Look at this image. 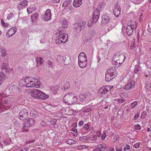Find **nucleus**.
<instances>
[{"label":"nucleus","mask_w":151,"mask_h":151,"mask_svg":"<svg viewBox=\"0 0 151 151\" xmlns=\"http://www.w3.org/2000/svg\"><path fill=\"white\" fill-rule=\"evenodd\" d=\"M28 4V1L27 0H24L21 1L20 3L18 4L17 9L18 10L20 11L25 7H26Z\"/></svg>","instance_id":"obj_12"},{"label":"nucleus","mask_w":151,"mask_h":151,"mask_svg":"<svg viewBox=\"0 0 151 151\" xmlns=\"http://www.w3.org/2000/svg\"><path fill=\"white\" fill-rule=\"evenodd\" d=\"M89 139V137L86 136L81 137L80 138V140L83 142H85L86 140H88Z\"/></svg>","instance_id":"obj_39"},{"label":"nucleus","mask_w":151,"mask_h":151,"mask_svg":"<svg viewBox=\"0 0 151 151\" xmlns=\"http://www.w3.org/2000/svg\"><path fill=\"white\" fill-rule=\"evenodd\" d=\"M113 78H114L113 76L108 73H106L105 75V79L107 82L109 81Z\"/></svg>","instance_id":"obj_23"},{"label":"nucleus","mask_w":151,"mask_h":151,"mask_svg":"<svg viewBox=\"0 0 151 151\" xmlns=\"http://www.w3.org/2000/svg\"><path fill=\"white\" fill-rule=\"evenodd\" d=\"M119 138V137L118 136H115L113 139V141L115 142Z\"/></svg>","instance_id":"obj_58"},{"label":"nucleus","mask_w":151,"mask_h":151,"mask_svg":"<svg viewBox=\"0 0 151 151\" xmlns=\"http://www.w3.org/2000/svg\"><path fill=\"white\" fill-rule=\"evenodd\" d=\"M106 133L104 132H103V134H102V135L101 136V139L102 140H104L105 139L106 137Z\"/></svg>","instance_id":"obj_49"},{"label":"nucleus","mask_w":151,"mask_h":151,"mask_svg":"<svg viewBox=\"0 0 151 151\" xmlns=\"http://www.w3.org/2000/svg\"><path fill=\"white\" fill-rule=\"evenodd\" d=\"M91 131L89 124L87 123L84 125L81 130V133L82 134H86Z\"/></svg>","instance_id":"obj_13"},{"label":"nucleus","mask_w":151,"mask_h":151,"mask_svg":"<svg viewBox=\"0 0 151 151\" xmlns=\"http://www.w3.org/2000/svg\"><path fill=\"white\" fill-rule=\"evenodd\" d=\"M126 32L127 35L128 36L131 35L133 32L134 28L130 27H126Z\"/></svg>","instance_id":"obj_25"},{"label":"nucleus","mask_w":151,"mask_h":151,"mask_svg":"<svg viewBox=\"0 0 151 151\" xmlns=\"http://www.w3.org/2000/svg\"><path fill=\"white\" fill-rule=\"evenodd\" d=\"M106 72L107 73H108L113 76L114 78L117 75L116 70L115 69V68L114 67H110L109 68L106 70Z\"/></svg>","instance_id":"obj_18"},{"label":"nucleus","mask_w":151,"mask_h":151,"mask_svg":"<svg viewBox=\"0 0 151 151\" xmlns=\"http://www.w3.org/2000/svg\"><path fill=\"white\" fill-rule=\"evenodd\" d=\"M125 101V100L122 99H120L118 100V102L120 103H122Z\"/></svg>","instance_id":"obj_57"},{"label":"nucleus","mask_w":151,"mask_h":151,"mask_svg":"<svg viewBox=\"0 0 151 151\" xmlns=\"http://www.w3.org/2000/svg\"><path fill=\"white\" fill-rule=\"evenodd\" d=\"M78 63L79 67L81 68H84L86 66L87 64L86 56L84 52L79 54L78 57Z\"/></svg>","instance_id":"obj_5"},{"label":"nucleus","mask_w":151,"mask_h":151,"mask_svg":"<svg viewBox=\"0 0 151 151\" xmlns=\"http://www.w3.org/2000/svg\"><path fill=\"white\" fill-rule=\"evenodd\" d=\"M44 20L47 22L50 20L51 19V10L48 9L45 11V14L43 16Z\"/></svg>","instance_id":"obj_10"},{"label":"nucleus","mask_w":151,"mask_h":151,"mask_svg":"<svg viewBox=\"0 0 151 151\" xmlns=\"http://www.w3.org/2000/svg\"><path fill=\"white\" fill-rule=\"evenodd\" d=\"M97 137L98 136L99 137H100L101 135V131H99L97 132Z\"/></svg>","instance_id":"obj_63"},{"label":"nucleus","mask_w":151,"mask_h":151,"mask_svg":"<svg viewBox=\"0 0 151 151\" xmlns=\"http://www.w3.org/2000/svg\"><path fill=\"white\" fill-rule=\"evenodd\" d=\"M33 8H28L27 9V11L29 14L33 12Z\"/></svg>","instance_id":"obj_50"},{"label":"nucleus","mask_w":151,"mask_h":151,"mask_svg":"<svg viewBox=\"0 0 151 151\" xmlns=\"http://www.w3.org/2000/svg\"><path fill=\"white\" fill-rule=\"evenodd\" d=\"M116 151H122V147H119V146H115Z\"/></svg>","instance_id":"obj_47"},{"label":"nucleus","mask_w":151,"mask_h":151,"mask_svg":"<svg viewBox=\"0 0 151 151\" xmlns=\"http://www.w3.org/2000/svg\"><path fill=\"white\" fill-rule=\"evenodd\" d=\"M135 128L137 130L140 129L141 128V126L139 124H136L134 126Z\"/></svg>","instance_id":"obj_54"},{"label":"nucleus","mask_w":151,"mask_h":151,"mask_svg":"<svg viewBox=\"0 0 151 151\" xmlns=\"http://www.w3.org/2000/svg\"><path fill=\"white\" fill-rule=\"evenodd\" d=\"M121 9L118 4H116L114 10V13L115 16L117 17H119L120 14Z\"/></svg>","instance_id":"obj_15"},{"label":"nucleus","mask_w":151,"mask_h":151,"mask_svg":"<svg viewBox=\"0 0 151 151\" xmlns=\"http://www.w3.org/2000/svg\"><path fill=\"white\" fill-rule=\"evenodd\" d=\"M3 142L5 145H9L11 143V141L10 138L6 139L3 140Z\"/></svg>","instance_id":"obj_36"},{"label":"nucleus","mask_w":151,"mask_h":151,"mask_svg":"<svg viewBox=\"0 0 151 151\" xmlns=\"http://www.w3.org/2000/svg\"><path fill=\"white\" fill-rule=\"evenodd\" d=\"M25 82L27 88L35 87L40 88V85L39 83L38 80L34 78L27 77H25Z\"/></svg>","instance_id":"obj_1"},{"label":"nucleus","mask_w":151,"mask_h":151,"mask_svg":"<svg viewBox=\"0 0 151 151\" xmlns=\"http://www.w3.org/2000/svg\"><path fill=\"white\" fill-rule=\"evenodd\" d=\"M6 78V77L5 74L3 72H0V85L3 83Z\"/></svg>","instance_id":"obj_24"},{"label":"nucleus","mask_w":151,"mask_h":151,"mask_svg":"<svg viewBox=\"0 0 151 151\" xmlns=\"http://www.w3.org/2000/svg\"><path fill=\"white\" fill-rule=\"evenodd\" d=\"M139 143H137L136 144H134L133 145V147L134 148H137L139 147Z\"/></svg>","instance_id":"obj_55"},{"label":"nucleus","mask_w":151,"mask_h":151,"mask_svg":"<svg viewBox=\"0 0 151 151\" xmlns=\"http://www.w3.org/2000/svg\"><path fill=\"white\" fill-rule=\"evenodd\" d=\"M94 150L95 151H102L100 148V147H98V148H96Z\"/></svg>","instance_id":"obj_64"},{"label":"nucleus","mask_w":151,"mask_h":151,"mask_svg":"<svg viewBox=\"0 0 151 151\" xmlns=\"http://www.w3.org/2000/svg\"><path fill=\"white\" fill-rule=\"evenodd\" d=\"M57 122V120H56L54 119L50 121V123L52 125L54 126L55 125Z\"/></svg>","instance_id":"obj_48"},{"label":"nucleus","mask_w":151,"mask_h":151,"mask_svg":"<svg viewBox=\"0 0 151 151\" xmlns=\"http://www.w3.org/2000/svg\"><path fill=\"white\" fill-rule=\"evenodd\" d=\"M59 90L58 86L52 87L51 88V92L53 94H55Z\"/></svg>","instance_id":"obj_31"},{"label":"nucleus","mask_w":151,"mask_h":151,"mask_svg":"<svg viewBox=\"0 0 151 151\" xmlns=\"http://www.w3.org/2000/svg\"><path fill=\"white\" fill-rule=\"evenodd\" d=\"M38 99L42 100H45L47 99L49 97V96L47 95L45 93L42 92L41 91V93L40 92Z\"/></svg>","instance_id":"obj_21"},{"label":"nucleus","mask_w":151,"mask_h":151,"mask_svg":"<svg viewBox=\"0 0 151 151\" xmlns=\"http://www.w3.org/2000/svg\"><path fill=\"white\" fill-rule=\"evenodd\" d=\"M14 16V14L12 13H11L9 14H8V16L7 17V20H9L12 19Z\"/></svg>","instance_id":"obj_38"},{"label":"nucleus","mask_w":151,"mask_h":151,"mask_svg":"<svg viewBox=\"0 0 151 151\" xmlns=\"http://www.w3.org/2000/svg\"><path fill=\"white\" fill-rule=\"evenodd\" d=\"M142 71V68L140 66H135L134 70V73L135 74H139Z\"/></svg>","instance_id":"obj_29"},{"label":"nucleus","mask_w":151,"mask_h":151,"mask_svg":"<svg viewBox=\"0 0 151 151\" xmlns=\"http://www.w3.org/2000/svg\"><path fill=\"white\" fill-rule=\"evenodd\" d=\"M77 97L76 94L72 92L65 94L63 99V101L68 105H71L76 102Z\"/></svg>","instance_id":"obj_2"},{"label":"nucleus","mask_w":151,"mask_h":151,"mask_svg":"<svg viewBox=\"0 0 151 151\" xmlns=\"http://www.w3.org/2000/svg\"><path fill=\"white\" fill-rule=\"evenodd\" d=\"M40 92L41 93V91L38 89H35L31 91V94L33 97L38 99Z\"/></svg>","instance_id":"obj_14"},{"label":"nucleus","mask_w":151,"mask_h":151,"mask_svg":"<svg viewBox=\"0 0 151 151\" xmlns=\"http://www.w3.org/2000/svg\"><path fill=\"white\" fill-rule=\"evenodd\" d=\"M38 14L37 13H34L31 16L32 21L33 22H36L38 18Z\"/></svg>","instance_id":"obj_28"},{"label":"nucleus","mask_w":151,"mask_h":151,"mask_svg":"<svg viewBox=\"0 0 151 151\" xmlns=\"http://www.w3.org/2000/svg\"><path fill=\"white\" fill-rule=\"evenodd\" d=\"M82 4V1H81L79 0H74L73 5L74 7H77L80 6Z\"/></svg>","instance_id":"obj_22"},{"label":"nucleus","mask_w":151,"mask_h":151,"mask_svg":"<svg viewBox=\"0 0 151 151\" xmlns=\"http://www.w3.org/2000/svg\"><path fill=\"white\" fill-rule=\"evenodd\" d=\"M35 122V120L33 118H30L27 120V121L24 122V126L23 127V132H27L28 131V129H26L33 125Z\"/></svg>","instance_id":"obj_7"},{"label":"nucleus","mask_w":151,"mask_h":151,"mask_svg":"<svg viewBox=\"0 0 151 151\" xmlns=\"http://www.w3.org/2000/svg\"><path fill=\"white\" fill-rule=\"evenodd\" d=\"M1 24L3 26L6 27H8V26L9 25L8 24L5 23L3 19H1Z\"/></svg>","instance_id":"obj_42"},{"label":"nucleus","mask_w":151,"mask_h":151,"mask_svg":"<svg viewBox=\"0 0 151 151\" xmlns=\"http://www.w3.org/2000/svg\"><path fill=\"white\" fill-rule=\"evenodd\" d=\"M14 124L18 127L20 126V123L17 121H15L14 122Z\"/></svg>","instance_id":"obj_59"},{"label":"nucleus","mask_w":151,"mask_h":151,"mask_svg":"<svg viewBox=\"0 0 151 151\" xmlns=\"http://www.w3.org/2000/svg\"><path fill=\"white\" fill-rule=\"evenodd\" d=\"M19 116L20 119L22 120H25L28 117V112L26 109H23L19 112Z\"/></svg>","instance_id":"obj_8"},{"label":"nucleus","mask_w":151,"mask_h":151,"mask_svg":"<svg viewBox=\"0 0 151 151\" xmlns=\"http://www.w3.org/2000/svg\"><path fill=\"white\" fill-rule=\"evenodd\" d=\"M127 25V27L129 26L131 28H134V22L132 20L128 21Z\"/></svg>","instance_id":"obj_32"},{"label":"nucleus","mask_w":151,"mask_h":151,"mask_svg":"<svg viewBox=\"0 0 151 151\" xmlns=\"http://www.w3.org/2000/svg\"><path fill=\"white\" fill-rule=\"evenodd\" d=\"M105 4L104 2L99 4L96 9L94 10L93 14V22H97L99 17L100 11L104 8Z\"/></svg>","instance_id":"obj_3"},{"label":"nucleus","mask_w":151,"mask_h":151,"mask_svg":"<svg viewBox=\"0 0 151 151\" xmlns=\"http://www.w3.org/2000/svg\"><path fill=\"white\" fill-rule=\"evenodd\" d=\"M68 26V22L65 19L63 20L62 22V26L63 28H67Z\"/></svg>","instance_id":"obj_34"},{"label":"nucleus","mask_w":151,"mask_h":151,"mask_svg":"<svg viewBox=\"0 0 151 151\" xmlns=\"http://www.w3.org/2000/svg\"><path fill=\"white\" fill-rule=\"evenodd\" d=\"M1 70H4L6 71L9 69V66L7 63H4L1 67Z\"/></svg>","instance_id":"obj_26"},{"label":"nucleus","mask_w":151,"mask_h":151,"mask_svg":"<svg viewBox=\"0 0 151 151\" xmlns=\"http://www.w3.org/2000/svg\"><path fill=\"white\" fill-rule=\"evenodd\" d=\"M47 63L51 68H52L54 66V64L52 63V62L50 60H48L47 61Z\"/></svg>","instance_id":"obj_44"},{"label":"nucleus","mask_w":151,"mask_h":151,"mask_svg":"<svg viewBox=\"0 0 151 151\" xmlns=\"http://www.w3.org/2000/svg\"><path fill=\"white\" fill-rule=\"evenodd\" d=\"M38 112L35 109L32 110L30 112V116L32 117H37L38 116Z\"/></svg>","instance_id":"obj_27"},{"label":"nucleus","mask_w":151,"mask_h":151,"mask_svg":"<svg viewBox=\"0 0 151 151\" xmlns=\"http://www.w3.org/2000/svg\"><path fill=\"white\" fill-rule=\"evenodd\" d=\"M36 60L37 63V66H38L39 65H42V63L44 62V60L42 58L37 57L36 59Z\"/></svg>","instance_id":"obj_30"},{"label":"nucleus","mask_w":151,"mask_h":151,"mask_svg":"<svg viewBox=\"0 0 151 151\" xmlns=\"http://www.w3.org/2000/svg\"><path fill=\"white\" fill-rule=\"evenodd\" d=\"M126 147H125L124 148V151L129 149L130 147V146L128 144H126Z\"/></svg>","instance_id":"obj_53"},{"label":"nucleus","mask_w":151,"mask_h":151,"mask_svg":"<svg viewBox=\"0 0 151 151\" xmlns=\"http://www.w3.org/2000/svg\"><path fill=\"white\" fill-rule=\"evenodd\" d=\"M16 29L14 27H12L10 28L7 32L6 35L7 37H9L13 36L16 32Z\"/></svg>","instance_id":"obj_19"},{"label":"nucleus","mask_w":151,"mask_h":151,"mask_svg":"<svg viewBox=\"0 0 151 151\" xmlns=\"http://www.w3.org/2000/svg\"><path fill=\"white\" fill-rule=\"evenodd\" d=\"M79 97L80 101L83 104L88 103L90 100L89 97L87 94H81Z\"/></svg>","instance_id":"obj_11"},{"label":"nucleus","mask_w":151,"mask_h":151,"mask_svg":"<svg viewBox=\"0 0 151 151\" xmlns=\"http://www.w3.org/2000/svg\"><path fill=\"white\" fill-rule=\"evenodd\" d=\"M125 56L123 54L120 55H115L114 57V61H115V65L116 67H118L124 62L125 59Z\"/></svg>","instance_id":"obj_6"},{"label":"nucleus","mask_w":151,"mask_h":151,"mask_svg":"<svg viewBox=\"0 0 151 151\" xmlns=\"http://www.w3.org/2000/svg\"><path fill=\"white\" fill-rule=\"evenodd\" d=\"M107 86H103L100 88L98 91V95L100 96H103L109 91L106 89Z\"/></svg>","instance_id":"obj_17"},{"label":"nucleus","mask_w":151,"mask_h":151,"mask_svg":"<svg viewBox=\"0 0 151 151\" xmlns=\"http://www.w3.org/2000/svg\"><path fill=\"white\" fill-rule=\"evenodd\" d=\"M59 35L56 39V43L57 44H60L61 43H65L68 40V35L67 34L64 33H62L61 30H59L56 34H59Z\"/></svg>","instance_id":"obj_4"},{"label":"nucleus","mask_w":151,"mask_h":151,"mask_svg":"<svg viewBox=\"0 0 151 151\" xmlns=\"http://www.w3.org/2000/svg\"><path fill=\"white\" fill-rule=\"evenodd\" d=\"M139 114L137 113L135 115V116H134V119H137V118H139Z\"/></svg>","instance_id":"obj_56"},{"label":"nucleus","mask_w":151,"mask_h":151,"mask_svg":"<svg viewBox=\"0 0 151 151\" xmlns=\"http://www.w3.org/2000/svg\"><path fill=\"white\" fill-rule=\"evenodd\" d=\"M83 124V121L81 120L78 123V125L79 126H82Z\"/></svg>","instance_id":"obj_60"},{"label":"nucleus","mask_w":151,"mask_h":151,"mask_svg":"<svg viewBox=\"0 0 151 151\" xmlns=\"http://www.w3.org/2000/svg\"><path fill=\"white\" fill-rule=\"evenodd\" d=\"M135 85V82L133 81H129L124 87V89L126 90H129L132 88Z\"/></svg>","instance_id":"obj_20"},{"label":"nucleus","mask_w":151,"mask_h":151,"mask_svg":"<svg viewBox=\"0 0 151 151\" xmlns=\"http://www.w3.org/2000/svg\"><path fill=\"white\" fill-rule=\"evenodd\" d=\"M109 16L107 14H104L102 16L101 24H108L110 22Z\"/></svg>","instance_id":"obj_16"},{"label":"nucleus","mask_w":151,"mask_h":151,"mask_svg":"<svg viewBox=\"0 0 151 151\" xmlns=\"http://www.w3.org/2000/svg\"><path fill=\"white\" fill-rule=\"evenodd\" d=\"M86 22L85 21H83L80 24L76 23L73 26L74 29H76L78 32H79L81 31L82 29L85 27L86 25Z\"/></svg>","instance_id":"obj_9"},{"label":"nucleus","mask_w":151,"mask_h":151,"mask_svg":"<svg viewBox=\"0 0 151 151\" xmlns=\"http://www.w3.org/2000/svg\"><path fill=\"white\" fill-rule=\"evenodd\" d=\"M128 94L125 92H122L120 95V97L122 98H125L128 96Z\"/></svg>","instance_id":"obj_37"},{"label":"nucleus","mask_w":151,"mask_h":151,"mask_svg":"<svg viewBox=\"0 0 151 151\" xmlns=\"http://www.w3.org/2000/svg\"><path fill=\"white\" fill-rule=\"evenodd\" d=\"M137 101H135L132 103V108H133L137 105Z\"/></svg>","instance_id":"obj_51"},{"label":"nucleus","mask_w":151,"mask_h":151,"mask_svg":"<svg viewBox=\"0 0 151 151\" xmlns=\"http://www.w3.org/2000/svg\"><path fill=\"white\" fill-rule=\"evenodd\" d=\"M93 109V107H91L90 108H86V109H84L83 111V112H88L90 111H92V110Z\"/></svg>","instance_id":"obj_41"},{"label":"nucleus","mask_w":151,"mask_h":151,"mask_svg":"<svg viewBox=\"0 0 151 151\" xmlns=\"http://www.w3.org/2000/svg\"><path fill=\"white\" fill-rule=\"evenodd\" d=\"M51 1L53 3H58L60 2V0H51Z\"/></svg>","instance_id":"obj_61"},{"label":"nucleus","mask_w":151,"mask_h":151,"mask_svg":"<svg viewBox=\"0 0 151 151\" xmlns=\"http://www.w3.org/2000/svg\"><path fill=\"white\" fill-rule=\"evenodd\" d=\"M95 33H96V32H95V31H94V30H93L91 31L90 32V35H91L89 37V38H92L94 36V35H95Z\"/></svg>","instance_id":"obj_43"},{"label":"nucleus","mask_w":151,"mask_h":151,"mask_svg":"<svg viewBox=\"0 0 151 151\" xmlns=\"http://www.w3.org/2000/svg\"><path fill=\"white\" fill-rule=\"evenodd\" d=\"M147 113L146 111H144L142 112L141 116V118L143 119L146 116Z\"/></svg>","instance_id":"obj_46"},{"label":"nucleus","mask_w":151,"mask_h":151,"mask_svg":"<svg viewBox=\"0 0 151 151\" xmlns=\"http://www.w3.org/2000/svg\"><path fill=\"white\" fill-rule=\"evenodd\" d=\"M1 55L4 57L6 55V51L5 49L3 47H1Z\"/></svg>","instance_id":"obj_35"},{"label":"nucleus","mask_w":151,"mask_h":151,"mask_svg":"<svg viewBox=\"0 0 151 151\" xmlns=\"http://www.w3.org/2000/svg\"><path fill=\"white\" fill-rule=\"evenodd\" d=\"M66 142L68 144L70 145L74 144L75 141L72 139H69L67 140Z\"/></svg>","instance_id":"obj_40"},{"label":"nucleus","mask_w":151,"mask_h":151,"mask_svg":"<svg viewBox=\"0 0 151 151\" xmlns=\"http://www.w3.org/2000/svg\"><path fill=\"white\" fill-rule=\"evenodd\" d=\"M86 148V145H80L78 146V149L79 150H81Z\"/></svg>","instance_id":"obj_45"},{"label":"nucleus","mask_w":151,"mask_h":151,"mask_svg":"<svg viewBox=\"0 0 151 151\" xmlns=\"http://www.w3.org/2000/svg\"><path fill=\"white\" fill-rule=\"evenodd\" d=\"M68 3L67 1H65L62 4V6L63 7H66L68 6Z\"/></svg>","instance_id":"obj_52"},{"label":"nucleus","mask_w":151,"mask_h":151,"mask_svg":"<svg viewBox=\"0 0 151 151\" xmlns=\"http://www.w3.org/2000/svg\"><path fill=\"white\" fill-rule=\"evenodd\" d=\"M130 48V49L132 50L134 49V43L131 44Z\"/></svg>","instance_id":"obj_62"},{"label":"nucleus","mask_w":151,"mask_h":151,"mask_svg":"<svg viewBox=\"0 0 151 151\" xmlns=\"http://www.w3.org/2000/svg\"><path fill=\"white\" fill-rule=\"evenodd\" d=\"M58 58L59 59L60 62L62 63H65L66 58L65 57L62 56L60 55H59L58 56Z\"/></svg>","instance_id":"obj_33"}]
</instances>
